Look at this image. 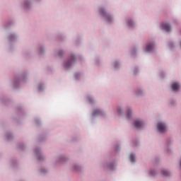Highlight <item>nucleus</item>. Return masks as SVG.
I'll use <instances>...</instances> for the list:
<instances>
[{
  "instance_id": "3",
  "label": "nucleus",
  "mask_w": 181,
  "mask_h": 181,
  "mask_svg": "<svg viewBox=\"0 0 181 181\" xmlns=\"http://www.w3.org/2000/svg\"><path fill=\"white\" fill-rule=\"evenodd\" d=\"M76 61L77 57H76V55L74 54H71L69 59L63 63V69H64V70H69V69H71V67L74 66V64Z\"/></svg>"
},
{
  "instance_id": "7",
  "label": "nucleus",
  "mask_w": 181,
  "mask_h": 181,
  "mask_svg": "<svg viewBox=\"0 0 181 181\" xmlns=\"http://www.w3.org/2000/svg\"><path fill=\"white\" fill-rule=\"evenodd\" d=\"M69 160V157L65 154H61L58 156L54 162V165L57 166V165H61V163H66Z\"/></svg>"
},
{
  "instance_id": "9",
  "label": "nucleus",
  "mask_w": 181,
  "mask_h": 181,
  "mask_svg": "<svg viewBox=\"0 0 181 181\" xmlns=\"http://www.w3.org/2000/svg\"><path fill=\"white\" fill-rule=\"evenodd\" d=\"M157 129L159 134H165L168 131V124L164 122H159L157 124Z\"/></svg>"
},
{
  "instance_id": "19",
  "label": "nucleus",
  "mask_w": 181,
  "mask_h": 181,
  "mask_svg": "<svg viewBox=\"0 0 181 181\" xmlns=\"http://www.w3.org/2000/svg\"><path fill=\"white\" fill-rule=\"evenodd\" d=\"M126 111L127 119H131V118H132V114H134V110H132V107H127Z\"/></svg>"
},
{
  "instance_id": "21",
  "label": "nucleus",
  "mask_w": 181,
  "mask_h": 181,
  "mask_svg": "<svg viewBox=\"0 0 181 181\" xmlns=\"http://www.w3.org/2000/svg\"><path fill=\"white\" fill-rule=\"evenodd\" d=\"M173 91H177L180 90V83L179 82H173L171 85Z\"/></svg>"
},
{
  "instance_id": "40",
  "label": "nucleus",
  "mask_w": 181,
  "mask_h": 181,
  "mask_svg": "<svg viewBox=\"0 0 181 181\" xmlns=\"http://www.w3.org/2000/svg\"><path fill=\"white\" fill-rule=\"evenodd\" d=\"M172 143H173L172 140H168L167 141L168 145H170V144H172Z\"/></svg>"
},
{
  "instance_id": "32",
  "label": "nucleus",
  "mask_w": 181,
  "mask_h": 181,
  "mask_svg": "<svg viewBox=\"0 0 181 181\" xmlns=\"http://www.w3.org/2000/svg\"><path fill=\"white\" fill-rule=\"evenodd\" d=\"M11 25H13V21H8L7 24L4 26L5 29H6V28H9Z\"/></svg>"
},
{
  "instance_id": "41",
  "label": "nucleus",
  "mask_w": 181,
  "mask_h": 181,
  "mask_svg": "<svg viewBox=\"0 0 181 181\" xmlns=\"http://www.w3.org/2000/svg\"><path fill=\"white\" fill-rule=\"evenodd\" d=\"M23 146H24L23 144H21V146H19L20 149H23Z\"/></svg>"
},
{
  "instance_id": "17",
  "label": "nucleus",
  "mask_w": 181,
  "mask_h": 181,
  "mask_svg": "<svg viewBox=\"0 0 181 181\" xmlns=\"http://www.w3.org/2000/svg\"><path fill=\"white\" fill-rule=\"evenodd\" d=\"M81 169H82V167L80 165V164H78V163H74L72 165L71 170L74 172H80V170H81Z\"/></svg>"
},
{
  "instance_id": "1",
  "label": "nucleus",
  "mask_w": 181,
  "mask_h": 181,
  "mask_svg": "<svg viewBox=\"0 0 181 181\" xmlns=\"http://www.w3.org/2000/svg\"><path fill=\"white\" fill-rule=\"evenodd\" d=\"M98 13H99L102 21L107 23V25H112L115 22V17L112 14H110L107 11V7L100 6L98 8Z\"/></svg>"
},
{
  "instance_id": "35",
  "label": "nucleus",
  "mask_w": 181,
  "mask_h": 181,
  "mask_svg": "<svg viewBox=\"0 0 181 181\" xmlns=\"http://www.w3.org/2000/svg\"><path fill=\"white\" fill-rule=\"evenodd\" d=\"M133 71H134V74H138L139 69L137 67H136L134 69Z\"/></svg>"
},
{
  "instance_id": "10",
  "label": "nucleus",
  "mask_w": 181,
  "mask_h": 181,
  "mask_svg": "<svg viewBox=\"0 0 181 181\" xmlns=\"http://www.w3.org/2000/svg\"><path fill=\"white\" fill-rule=\"evenodd\" d=\"M155 47H156V44L154 41H150L147 42V44L146 45V47L144 48V52H146V53H152V52L155 50Z\"/></svg>"
},
{
  "instance_id": "15",
  "label": "nucleus",
  "mask_w": 181,
  "mask_h": 181,
  "mask_svg": "<svg viewBox=\"0 0 181 181\" xmlns=\"http://www.w3.org/2000/svg\"><path fill=\"white\" fill-rule=\"evenodd\" d=\"M112 67L115 70H119V69L121 68V61H119V60H115L112 63Z\"/></svg>"
},
{
  "instance_id": "16",
  "label": "nucleus",
  "mask_w": 181,
  "mask_h": 181,
  "mask_svg": "<svg viewBox=\"0 0 181 181\" xmlns=\"http://www.w3.org/2000/svg\"><path fill=\"white\" fill-rule=\"evenodd\" d=\"M158 174V170L156 168H151L149 170L146 171L147 176L155 177Z\"/></svg>"
},
{
  "instance_id": "22",
  "label": "nucleus",
  "mask_w": 181,
  "mask_h": 181,
  "mask_svg": "<svg viewBox=\"0 0 181 181\" xmlns=\"http://www.w3.org/2000/svg\"><path fill=\"white\" fill-rule=\"evenodd\" d=\"M161 172V175H163V176H165V177H168V176H170V175H172V173L165 168L161 169L160 170Z\"/></svg>"
},
{
  "instance_id": "4",
  "label": "nucleus",
  "mask_w": 181,
  "mask_h": 181,
  "mask_svg": "<svg viewBox=\"0 0 181 181\" xmlns=\"http://www.w3.org/2000/svg\"><path fill=\"white\" fill-rule=\"evenodd\" d=\"M123 25L127 29H134V28H136V21H135V19L129 17L125 18Z\"/></svg>"
},
{
  "instance_id": "5",
  "label": "nucleus",
  "mask_w": 181,
  "mask_h": 181,
  "mask_svg": "<svg viewBox=\"0 0 181 181\" xmlns=\"http://www.w3.org/2000/svg\"><path fill=\"white\" fill-rule=\"evenodd\" d=\"M146 125V122L142 119H136L133 122V127L136 129H142L143 128H145Z\"/></svg>"
},
{
  "instance_id": "38",
  "label": "nucleus",
  "mask_w": 181,
  "mask_h": 181,
  "mask_svg": "<svg viewBox=\"0 0 181 181\" xmlns=\"http://www.w3.org/2000/svg\"><path fill=\"white\" fill-rule=\"evenodd\" d=\"M115 151L116 152H118V151H119V146H115Z\"/></svg>"
},
{
  "instance_id": "34",
  "label": "nucleus",
  "mask_w": 181,
  "mask_h": 181,
  "mask_svg": "<svg viewBox=\"0 0 181 181\" xmlns=\"http://www.w3.org/2000/svg\"><path fill=\"white\" fill-rule=\"evenodd\" d=\"M131 54L133 55V56H135L136 54V48H133L131 51Z\"/></svg>"
},
{
  "instance_id": "24",
  "label": "nucleus",
  "mask_w": 181,
  "mask_h": 181,
  "mask_svg": "<svg viewBox=\"0 0 181 181\" xmlns=\"http://www.w3.org/2000/svg\"><path fill=\"white\" fill-rule=\"evenodd\" d=\"M117 112L118 115H124V107L122 106H117Z\"/></svg>"
},
{
  "instance_id": "30",
  "label": "nucleus",
  "mask_w": 181,
  "mask_h": 181,
  "mask_svg": "<svg viewBox=\"0 0 181 181\" xmlns=\"http://www.w3.org/2000/svg\"><path fill=\"white\" fill-rule=\"evenodd\" d=\"M74 78H75V80H80V78H81V74L76 73L74 74Z\"/></svg>"
},
{
  "instance_id": "37",
  "label": "nucleus",
  "mask_w": 181,
  "mask_h": 181,
  "mask_svg": "<svg viewBox=\"0 0 181 181\" xmlns=\"http://www.w3.org/2000/svg\"><path fill=\"white\" fill-rule=\"evenodd\" d=\"M133 145H134V146H137V145H139V141H133Z\"/></svg>"
},
{
  "instance_id": "23",
  "label": "nucleus",
  "mask_w": 181,
  "mask_h": 181,
  "mask_svg": "<svg viewBox=\"0 0 181 181\" xmlns=\"http://www.w3.org/2000/svg\"><path fill=\"white\" fill-rule=\"evenodd\" d=\"M86 98V101H88L89 104H94V103H95V99H94V98L91 95H87Z\"/></svg>"
},
{
  "instance_id": "20",
  "label": "nucleus",
  "mask_w": 181,
  "mask_h": 181,
  "mask_svg": "<svg viewBox=\"0 0 181 181\" xmlns=\"http://www.w3.org/2000/svg\"><path fill=\"white\" fill-rule=\"evenodd\" d=\"M45 52L46 47H45V45H40L38 47V54L42 56V54H45Z\"/></svg>"
},
{
  "instance_id": "45",
  "label": "nucleus",
  "mask_w": 181,
  "mask_h": 181,
  "mask_svg": "<svg viewBox=\"0 0 181 181\" xmlns=\"http://www.w3.org/2000/svg\"><path fill=\"white\" fill-rule=\"evenodd\" d=\"M180 47L181 49V40L180 41Z\"/></svg>"
},
{
  "instance_id": "33",
  "label": "nucleus",
  "mask_w": 181,
  "mask_h": 181,
  "mask_svg": "<svg viewBox=\"0 0 181 181\" xmlns=\"http://www.w3.org/2000/svg\"><path fill=\"white\" fill-rule=\"evenodd\" d=\"M12 138H13V136L12 135V134H11V133H8V134H7V135H6V139H12Z\"/></svg>"
},
{
  "instance_id": "28",
  "label": "nucleus",
  "mask_w": 181,
  "mask_h": 181,
  "mask_svg": "<svg viewBox=\"0 0 181 181\" xmlns=\"http://www.w3.org/2000/svg\"><path fill=\"white\" fill-rule=\"evenodd\" d=\"M37 88L39 92L42 91V90H45V84L43 83L38 84Z\"/></svg>"
},
{
  "instance_id": "11",
  "label": "nucleus",
  "mask_w": 181,
  "mask_h": 181,
  "mask_svg": "<svg viewBox=\"0 0 181 181\" xmlns=\"http://www.w3.org/2000/svg\"><path fill=\"white\" fill-rule=\"evenodd\" d=\"M34 153L38 160H45L46 159V157L45 156V155H43V153H42L40 148L39 147H35V148L34 149Z\"/></svg>"
},
{
  "instance_id": "43",
  "label": "nucleus",
  "mask_w": 181,
  "mask_h": 181,
  "mask_svg": "<svg viewBox=\"0 0 181 181\" xmlns=\"http://www.w3.org/2000/svg\"><path fill=\"white\" fill-rule=\"evenodd\" d=\"M35 2H42V0H34Z\"/></svg>"
},
{
  "instance_id": "25",
  "label": "nucleus",
  "mask_w": 181,
  "mask_h": 181,
  "mask_svg": "<svg viewBox=\"0 0 181 181\" xmlns=\"http://www.w3.org/2000/svg\"><path fill=\"white\" fill-rule=\"evenodd\" d=\"M129 159L132 163H135V162H136V157L134 153L130 154Z\"/></svg>"
},
{
  "instance_id": "12",
  "label": "nucleus",
  "mask_w": 181,
  "mask_h": 181,
  "mask_svg": "<svg viewBox=\"0 0 181 181\" xmlns=\"http://www.w3.org/2000/svg\"><path fill=\"white\" fill-rule=\"evenodd\" d=\"M102 166L109 169V170H114L117 165L115 162H105L102 164Z\"/></svg>"
},
{
  "instance_id": "36",
  "label": "nucleus",
  "mask_w": 181,
  "mask_h": 181,
  "mask_svg": "<svg viewBox=\"0 0 181 181\" xmlns=\"http://www.w3.org/2000/svg\"><path fill=\"white\" fill-rule=\"evenodd\" d=\"M35 124H37V125H38V124H40V119H35Z\"/></svg>"
},
{
  "instance_id": "44",
  "label": "nucleus",
  "mask_w": 181,
  "mask_h": 181,
  "mask_svg": "<svg viewBox=\"0 0 181 181\" xmlns=\"http://www.w3.org/2000/svg\"><path fill=\"white\" fill-rule=\"evenodd\" d=\"M78 59L79 60H83V57H79Z\"/></svg>"
},
{
  "instance_id": "18",
  "label": "nucleus",
  "mask_w": 181,
  "mask_h": 181,
  "mask_svg": "<svg viewBox=\"0 0 181 181\" xmlns=\"http://www.w3.org/2000/svg\"><path fill=\"white\" fill-rule=\"evenodd\" d=\"M16 39H18V35H16V34L15 33H11L8 37V40L9 43L15 42Z\"/></svg>"
},
{
  "instance_id": "26",
  "label": "nucleus",
  "mask_w": 181,
  "mask_h": 181,
  "mask_svg": "<svg viewBox=\"0 0 181 181\" xmlns=\"http://www.w3.org/2000/svg\"><path fill=\"white\" fill-rule=\"evenodd\" d=\"M55 56H58V57H63V54H64V51L63 49H59L57 52H54Z\"/></svg>"
},
{
  "instance_id": "42",
  "label": "nucleus",
  "mask_w": 181,
  "mask_h": 181,
  "mask_svg": "<svg viewBox=\"0 0 181 181\" xmlns=\"http://www.w3.org/2000/svg\"><path fill=\"white\" fill-rule=\"evenodd\" d=\"M98 62H100V60H99V59H96V60L95 61V64H98Z\"/></svg>"
},
{
  "instance_id": "14",
  "label": "nucleus",
  "mask_w": 181,
  "mask_h": 181,
  "mask_svg": "<svg viewBox=\"0 0 181 181\" xmlns=\"http://www.w3.org/2000/svg\"><path fill=\"white\" fill-rule=\"evenodd\" d=\"M160 29L165 30V32H170L172 30V26L168 23H163L160 25Z\"/></svg>"
},
{
  "instance_id": "2",
  "label": "nucleus",
  "mask_w": 181,
  "mask_h": 181,
  "mask_svg": "<svg viewBox=\"0 0 181 181\" xmlns=\"http://www.w3.org/2000/svg\"><path fill=\"white\" fill-rule=\"evenodd\" d=\"M26 80H28V73L22 74L21 76L13 78V79L11 81V86L14 88H18L21 83H25Z\"/></svg>"
},
{
  "instance_id": "27",
  "label": "nucleus",
  "mask_w": 181,
  "mask_h": 181,
  "mask_svg": "<svg viewBox=\"0 0 181 181\" xmlns=\"http://www.w3.org/2000/svg\"><path fill=\"white\" fill-rule=\"evenodd\" d=\"M49 172V170L47 168H42L40 169V173L41 175H45V173H47Z\"/></svg>"
},
{
  "instance_id": "31",
  "label": "nucleus",
  "mask_w": 181,
  "mask_h": 181,
  "mask_svg": "<svg viewBox=\"0 0 181 181\" xmlns=\"http://www.w3.org/2000/svg\"><path fill=\"white\" fill-rule=\"evenodd\" d=\"M168 47L170 49H173V47H175V44H173V42L170 41L168 42Z\"/></svg>"
},
{
  "instance_id": "8",
  "label": "nucleus",
  "mask_w": 181,
  "mask_h": 181,
  "mask_svg": "<svg viewBox=\"0 0 181 181\" xmlns=\"http://www.w3.org/2000/svg\"><path fill=\"white\" fill-rule=\"evenodd\" d=\"M97 117H105V112L103 109L95 108L93 110L91 119L97 118Z\"/></svg>"
},
{
  "instance_id": "13",
  "label": "nucleus",
  "mask_w": 181,
  "mask_h": 181,
  "mask_svg": "<svg viewBox=\"0 0 181 181\" xmlns=\"http://www.w3.org/2000/svg\"><path fill=\"white\" fill-rule=\"evenodd\" d=\"M133 93L136 97H144L145 95V90L142 88H136Z\"/></svg>"
},
{
  "instance_id": "6",
  "label": "nucleus",
  "mask_w": 181,
  "mask_h": 181,
  "mask_svg": "<svg viewBox=\"0 0 181 181\" xmlns=\"http://www.w3.org/2000/svg\"><path fill=\"white\" fill-rule=\"evenodd\" d=\"M33 5V3L32 2V0H23L20 4V6L23 9V11H30Z\"/></svg>"
},
{
  "instance_id": "39",
  "label": "nucleus",
  "mask_w": 181,
  "mask_h": 181,
  "mask_svg": "<svg viewBox=\"0 0 181 181\" xmlns=\"http://www.w3.org/2000/svg\"><path fill=\"white\" fill-rule=\"evenodd\" d=\"M160 77H161V78H163V77H165V72H162L160 74Z\"/></svg>"
},
{
  "instance_id": "29",
  "label": "nucleus",
  "mask_w": 181,
  "mask_h": 181,
  "mask_svg": "<svg viewBox=\"0 0 181 181\" xmlns=\"http://www.w3.org/2000/svg\"><path fill=\"white\" fill-rule=\"evenodd\" d=\"M169 105H170L171 107H173V106L176 105V100H175V99H171V100L169 101Z\"/></svg>"
}]
</instances>
